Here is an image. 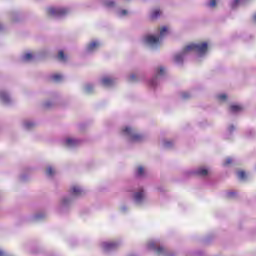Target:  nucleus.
I'll return each instance as SVG.
<instances>
[{
	"mask_svg": "<svg viewBox=\"0 0 256 256\" xmlns=\"http://www.w3.org/2000/svg\"><path fill=\"white\" fill-rule=\"evenodd\" d=\"M208 45L207 42H203L200 44H190L187 45L183 49V53L177 54L174 57L175 63H183V57H185V53H189V51H195V53H198L199 55H205L207 53Z\"/></svg>",
	"mask_w": 256,
	"mask_h": 256,
	"instance_id": "obj_1",
	"label": "nucleus"
},
{
	"mask_svg": "<svg viewBox=\"0 0 256 256\" xmlns=\"http://www.w3.org/2000/svg\"><path fill=\"white\" fill-rule=\"evenodd\" d=\"M47 13L50 17H65L69 10L67 8H48Z\"/></svg>",
	"mask_w": 256,
	"mask_h": 256,
	"instance_id": "obj_2",
	"label": "nucleus"
},
{
	"mask_svg": "<svg viewBox=\"0 0 256 256\" xmlns=\"http://www.w3.org/2000/svg\"><path fill=\"white\" fill-rule=\"evenodd\" d=\"M148 249H152L153 251H156L157 255H165L166 251L163 248V246H157L156 242H149Z\"/></svg>",
	"mask_w": 256,
	"mask_h": 256,
	"instance_id": "obj_3",
	"label": "nucleus"
},
{
	"mask_svg": "<svg viewBox=\"0 0 256 256\" xmlns=\"http://www.w3.org/2000/svg\"><path fill=\"white\" fill-rule=\"evenodd\" d=\"M119 247V243L117 242H105L103 244L104 251H113V249H117Z\"/></svg>",
	"mask_w": 256,
	"mask_h": 256,
	"instance_id": "obj_4",
	"label": "nucleus"
},
{
	"mask_svg": "<svg viewBox=\"0 0 256 256\" xmlns=\"http://www.w3.org/2000/svg\"><path fill=\"white\" fill-rule=\"evenodd\" d=\"M145 41L148 45H157L159 44V37L148 35L145 37Z\"/></svg>",
	"mask_w": 256,
	"mask_h": 256,
	"instance_id": "obj_5",
	"label": "nucleus"
},
{
	"mask_svg": "<svg viewBox=\"0 0 256 256\" xmlns=\"http://www.w3.org/2000/svg\"><path fill=\"white\" fill-rule=\"evenodd\" d=\"M144 197H145V192L143 190H140L134 194V199L136 203H141Z\"/></svg>",
	"mask_w": 256,
	"mask_h": 256,
	"instance_id": "obj_6",
	"label": "nucleus"
},
{
	"mask_svg": "<svg viewBox=\"0 0 256 256\" xmlns=\"http://www.w3.org/2000/svg\"><path fill=\"white\" fill-rule=\"evenodd\" d=\"M230 113H241L243 111V106L237 105V104H232L229 107Z\"/></svg>",
	"mask_w": 256,
	"mask_h": 256,
	"instance_id": "obj_7",
	"label": "nucleus"
},
{
	"mask_svg": "<svg viewBox=\"0 0 256 256\" xmlns=\"http://www.w3.org/2000/svg\"><path fill=\"white\" fill-rule=\"evenodd\" d=\"M70 191L71 195H74V197H79V195L83 193V190H81V188L78 186H73Z\"/></svg>",
	"mask_w": 256,
	"mask_h": 256,
	"instance_id": "obj_8",
	"label": "nucleus"
},
{
	"mask_svg": "<svg viewBox=\"0 0 256 256\" xmlns=\"http://www.w3.org/2000/svg\"><path fill=\"white\" fill-rule=\"evenodd\" d=\"M113 83H115V81L109 77H104L102 79V85H104V87H111Z\"/></svg>",
	"mask_w": 256,
	"mask_h": 256,
	"instance_id": "obj_9",
	"label": "nucleus"
},
{
	"mask_svg": "<svg viewBox=\"0 0 256 256\" xmlns=\"http://www.w3.org/2000/svg\"><path fill=\"white\" fill-rule=\"evenodd\" d=\"M78 143H79V141H77L76 139H72V138L66 139L67 147H75V145H77Z\"/></svg>",
	"mask_w": 256,
	"mask_h": 256,
	"instance_id": "obj_10",
	"label": "nucleus"
},
{
	"mask_svg": "<svg viewBox=\"0 0 256 256\" xmlns=\"http://www.w3.org/2000/svg\"><path fill=\"white\" fill-rule=\"evenodd\" d=\"M141 139H143V136L141 134H132L130 136V141L132 142L141 141Z\"/></svg>",
	"mask_w": 256,
	"mask_h": 256,
	"instance_id": "obj_11",
	"label": "nucleus"
},
{
	"mask_svg": "<svg viewBox=\"0 0 256 256\" xmlns=\"http://www.w3.org/2000/svg\"><path fill=\"white\" fill-rule=\"evenodd\" d=\"M209 171L205 168H200L197 170L196 175H199L200 177H206L208 175Z\"/></svg>",
	"mask_w": 256,
	"mask_h": 256,
	"instance_id": "obj_12",
	"label": "nucleus"
},
{
	"mask_svg": "<svg viewBox=\"0 0 256 256\" xmlns=\"http://www.w3.org/2000/svg\"><path fill=\"white\" fill-rule=\"evenodd\" d=\"M161 15V10L156 9L152 12L151 14V19H157V17H159Z\"/></svg>",
	"mask_w": 256,
	"mask_h": 256,
	"instance_id": "obj_13",
	"label": "nucleus"
},
{
	"mask_svg": "<svg viewBox=\"0 0 256 256\" xmlns=\"http://www.w3.org/2000/svg\"><path fill=\"white\" fill-rule=\"evenodd\" d=\"M98 46H99V43H97V42H91V43L88 45V51H93L94 49H97Z\"/></svg>",
	"mask_w": 256,
	"mask_h": 256,
	"instance_id": "obj_14",
	"label": "nucleus"
},
{
	"mask_svg": "<svg viewBox=\"0 0 256 256\" xmlns=\"http://www.w3.org/2000/svg\"><path fill=\"white\" fill-rule=\"evenodd\" d=\"M46 175H48V177H53V175H55V170L52 167H48L46 169Z\"/></svg>",
	"mask_w": 256,
	"mask_h": 256,
	"instance_id": "obj_15",
	"label": "nucleus"
},
{
	"mask_svg": "<svg viewBox=\"0 0 256 256\" xmlns=\"http://www.w3.org/2000/svg\"><path fill=\"white\" fill-rule=\"evenodd\" d=\"M58 59L60 61H66L65 59V52H63V50H60L59 53H58Z\"/></svg>",
	"mask_w": 256,
	"mask_h": 256,
	"instance_id": "obj_16",
	"label": "nucleus"
},
{
	"mask_svg": "<svg viewBox=\"0 0 256 256\" xmlns=\"http://www.w3.org/2000/svg\"><path fill=\"white\" fill-rule=\"evenodd\" d=\"M104 5L105 7H115V3L111 0H105Z\"/></svg>",
	"mask_w": 256,
	"mask_h": 256,
	"instance_id": "obj_17",
	"label": "nucleus"
},
{
	"mask_svg": "<svg viewBox=\"0 0 256 256\" xmlns=\"http://www.w3.org/2000/svg\"><path fill=\"white\" fill-rule=\"evenodd\" d=\"M167 31H169V29L167 28V26H163L160 30V36L161 37H165V33H167Z\"/></svg>",
	"mask_w": 256,
	"mask_h": 256,
	"instance_id": "obj_18",
	"label": "nucleus"
},
{
	"mask_svg": "<svg viewBox=\"0 0 256 256\" xmlns=\"http://www.w3.org/2000/svg\"><path fill=\"white\" fill-rule=\"evenodd\" d=\"M53 81H61V79H63V76H61V74H54L52 76Z\"/></svg>",
	"mask_w": 256,
	"mask_h": 256,
	"instance_id": "obj_19",
	"label": "nucleus"
},
{
	"mask_svg": "<svg viewBox=\"0 0 256 256\" xmlns=\"http://www.w3.org/2000/svg\"><path fill=\"white\" fill-rule=\"evenodd\" d=\"M143 173H145V169L143 168V166L138 167V170H137L138 177H141Z\"/></svg>",
	"mask_w": 256,
	"mask_h": 256,
	"instance_id": "obj_20",
	"label": "nucleus"
},
{
	"mask_svg": "<svg viewBox=\"0 0 256 256\" xmlns=\"http://www.w3.org/2000/svg\"><path fill=\"white\" fill-rule=\"evenodd\" d=\"M157 75H165V68L160 67L156 70Z\"/></svg>",
	"mask_w": 256,
	"mask_h": 256,
	"instance_id": "obj_21",
	"label": "nucleus"
},
{
	"mask_svg": "<svg viewBox=\"0 0 256 256\" xmlns=\"http://www.w3.org/2000/svg\"><path fill=\"white\" fill-rule=\"evenodd\" d=\"M238 177L239 179H245L247 177V174L245 173V171H239L238 172Z\"/></svg>",
	"mask_w": 256,
	"mask_h": 256,
	"instance_id": "obj_22",
	"label": "nucleus"
},
{
	"mask_svg": "<svg viewBox=\"0 0 256 256\" xmlns=\"http://www.w3.org/2000/svg\"><path fill=\"white\" fill-rule=\"evenodd\" d=\"M24 59H25V61H31V59H33V54H31V53L25 54Z\"/></svg>",
	"mask_w": 256,
	"mask_h": 256,
	"instance_id": "obj_23",
	"label": "nucleus"
},
{
	"mask_svg": "<svg viewBox=\"0 0 256 256\" xmlns=\"http://www.w3.org/2000/svg\"><path fill=\"white\" fill-rule=\"evenodd\" d=\"M231 163H233V159L227 158V159L225 160V162L223 163V166H224V167H227L228 165H231Z\"/></svg>",
	"mask_w": 256,
	"mask_h": 256,
	"instance_id": "obj_24",
	"label": "nucleus"
},
{
	"mask_svg": "<svg viewBox=\"0 0 256 256\" xmlns=\"http://www.w3.org/2000/svg\"><path fill=\"white\" fill-rule=\"evenodd\" d=\"M219 101H227V94H221L218 96Z\"/></svg>",
	"mask_w": 256,
	"mask_h": 256,
	"instance_id": "obj_25",
	"label": "nucleus"
},
{
	"mask_svg": "<svg viewBox=\"0 0 256 256\" xmlns=\"http://www.w3.org/2000/svg\"><path fill=\"white\" fill-rule=\"evenodd\" d=\"M24 125H25L26 129H31V127H35V124L31 123V122H26Z\"/></svg>",
	"mask_w": 256,
	"mask_h": 256,
	"instance_id": "obj_26",
	"label": "nucleus"
},
{
	"mask_svg": "<svg viewBox=\"0 0 256 256\" xmlns=\"http://www.w3.org/2000/svg\"><path fill=\"white\" fill-rule=\"evenodd\" d=\"M91 91H93V85L91 84L86 85V92L91 93Z\"/></svg>",
	"mask_w": 256,
	"mask_h": 256,
	"instance_id": "obj_27",
	"label": "nucleus"
},
{
	"mask_svg": "<svg viewBox=\"0 0 256 256\" xmlns=\"http://www.w3.org/2000/svg\"><path fill=\"white\" fill-rule=\"evenodd\" d=\"M189 97H191V94H189V92L182 93V99H189Z\"/></svg>",
	"mask_w": 256,
	"mask_h": 256,
	"instance_id": "obj_28",
	"label": "nucleus"
},
{
	"mask_svg": "<svg viewBox=\"0 0 256 256\" xmlns=\"http://www.w3.org/2000/svg\"><path fill=\"white\" fill-rule=\"evenodd\" d=\"M123 133H125L126 135H131V128L130 127L124 128Z\"/></svg>",
	"mask_w": 256,
	"mask_h": 256,
	"instance_id": "obj_29",
	"label": "nucleus"
},
{
	"mask_svg": "<svg viewBox=\"0 0 256 256\" xmlns=\"http://www.w3.org/2000/svg\"><path fill=\"white\" fill-rule=\"evenodd\" d=\"M235 195H237V193H235V192H228L227 193V198L231 199V198L235 197Z\"/></svg>",
	"mask_w": 256,
	"mask_h": 256,
	"instance_id": "obj_30",
	"label": "nucleus"
},
{
	"mask_svg": "<svg viewBox=\"0 0 256 256\" xmlns=\"http://www.w3.org/2000/svg\"><path fill=\"white\" fill-rule=\"evenodd\" d=\"M1 98L3 99V101H9V96H7V94L5 93L1 94Z\"/></svg>",
	"mask_w": 256,
	"mask_h": 256,
	"instance_id": "obj_31",
	"label": "nucleus"
},
{
	"mask_svg": "<svg viewBox=\"0 0 256 256\" xmlns=\"http://www.w3.org/2000/svg\"><path fill=\"white\" fill-rule=\"evenodd\" d=\"M210 7H217V0H210Z\"/></svg>",
	"mask_w": 256,
	"mask_h": 256,
	"instance_id": "obj_32",
	"label": "nucleus"
},
{
	"mask_svg": "<svg viewBox=\"0 0 256 256\" xmlns=\"http://www.w3.org/2000/svg\"><path fill=\"white\" fill-rule=\"evenodd\" d=\"M130 81H137V76L135 74H132L130 76Z\"/></svg>",
	"mask_w": 256,
	"mask_h": 256,
	"instance_id": "obj_33",
	"label": "nucleus"
},
{
	"mask_svg": "<svg viewBox=\"0 0 256 256\" xmlns=\"http://www.w3.org/2000/svg\"><path fill=\"white\" fill-rule=\"evenodd\" d=\"M164 145H165V147H171V145H173V143H172V142H169V141H166V142L164 143Z\"/></svg>",
	"mask_w": 256,
	"mask_h": 256,
	"instance_id": "obj_34",
	"label": "nucleus"
},
{
	"mask_svg": "<svg viewBox=\"0 0 256 256\" xmlns=\"http://www.w3.org/2000/svg\"><path fill=\"white\" fill-rule=\"evenodd\" d=\"M157 81V78H155L154 80L150 81V85L152 87H155V82Z\"/></svg>",
	"mask_w": 256,
	"mask_h": 256,
	"instance_id": "obj_35",
	"label": "nucleus"
},
{
	"mask_svg": "<svg viewBox=\"0 0 256 256\" xmlns=\"http://www.w3.org/2000/svg\"><path fill=\"white\" fill-rule=\"evenodd\" d=\"M239 1L241 0H234L233 7H237V5H239Z\"/></svg>",
	"mask_w": 256,
	"mask_h": 256,
	"instance_id": "obj_36",
	"label": "nucleus"
},
{
	"mask_svg": "<svg viewBox=\"0 0 256 256\" xmlns=\"http://www.w3.org/2000/svg\"><path fill=\"white\" fill-rule=\"evenodd\" d=\"M67 203H68V200H67V199H63V200H62V205H67Z\"/></svg>",
	"mask_w": 256,
	"mask_h": 256,
	"instance_id": "obj_37",
	"label": "nucleus"
},
{
	"mask_svg": "<svg viewBox=\"0 0 256 256\" xmlns=\"http://www.w3.org/2000/svg\"><path fill=\"white\" fill-rule=\"evenodd\" d=\"M120 13L121 15H127V10H122Z\"/></svg>",
	"mask_w": 256,
	"mask_h": 256,
	"instance_id": "obj_38",
	"label": "nucleus"
},
{
	"mask_svg": "<svg viewBox=\"0 0 256 256\" xmlns=\"http://www.w3.org/2000/svg\"><path fill=\"white\" fill-rule=\"evenodd\" d=\"M0 256H5V253L0 250Z\"/></svg>",
	"mask_w": 256,
	"mask_h": 256,
	"instance_id": "obj_39",
	"label": "nucleus"
},
{
	"mask_svg": "<svg viewBox=\"0 0 256 256\" xmlns=\"http://www.w3.org/2000/svg\"><path fill=\"white\" fill-rule=\"evenodd\" d=\"M50 106H51V104H49V103L45 104V107H50Z\"/></svg>",
	"mask_w": 256,
	"mask_h": 256,
	"instance_id": "obj_40",
	"label": "nucleus"
},
{
	"mask_svg": "<svg viewBox=\"0 0 256 256\" xmlns=\"http://www.w3.org/2000/svg\"><path fill=\"white\" fill-rule=\"evenodd\" d=\"M233 129H235L233 126L230 127V131H233Z\"/></svg>",
	"mask_w": 256,
	"mask_h": 256,
	"instance_id": "obj_41",
	"label": "nucleus"
},
{
	"mask_svg": "<svg viewBox=\"0 0 256 256\" xmlns=\"http://www.w3.org/2000/svg\"><path fill=\"white\" fill-rule=\"evenodd\" d=\"M253 19H254V21H256V14L254 15Z\"/></svg>",
	"mask_w": 256,
	"mask_h": 256,
	"instance_id": "obj_42",
	"label": "nucleus"
},
{
	"mask_svg": "<svg viewBox=\"0 0 256 256\" xmlns=\"http://www.w3.org/2000/svg\"><path fill=\"white\" fill-rule=\"evenodd\" d=\"M3 29V26L0 24V30Z\"/></svg>",
	"mask_w": 256,
	"mask_h": 256,
	"instance_id": "obj_43",
	"label": "nucleus"
}]
</instances>
